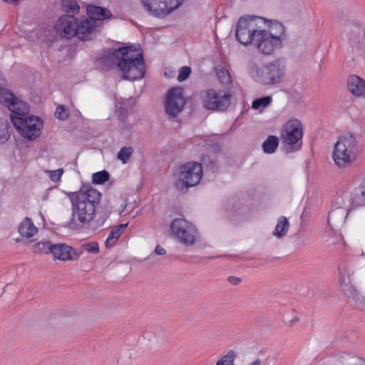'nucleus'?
I'll return each instance as SVG.
<instances>
[{
  "label": "nucleus",
  "mask_w": 365,
  "mask_h": 365,
  "mask_svg": "<svg viewBox=\"0 0 365 365\" xmlns=\"http://www.w3.org/2000/svg\"><path fill=\"white\" fill-rule=\"evenodd\" d=\"M284 76V66L278 61L265 64L259 72V78L265 85L279 83Z\"/></svg>",
  "instance_id": "nucleus-12"
},
{
  "label": "nucleus",
  "mask_w": 365,
  "mask_h": 365,
  "mask_svg": "<svg viewBox=\"0 0 365 365\" xmlns=\"http://www.w3.org/2000/svg\"><path fill=\"white\" fill-rule=\"evenodd\" d=\"M46 173L48 175L51 181L57 182L61 180V176L63 173V169L60 168L56 170H46Z\"/></svg>",
  "instance_id": "nucleus-35"
},
{
  "label": "nucleus",
  "mask_w": 365,
  "mask_h": 365,
  "mask_svg": "<svg viewBox=\"0 0 365 365\" xmlns=\"http://www.w3.org/2000/svg\"><path fill=\"white\" fill-rule=\"evenodd\" d=\"M53 243L50 241H41L32 247L33 252L36 254H51Z\"/></svg>",
  "instance_id": "nucleus-26"
},
{
  "label": "nucleus",
  "mask_w": 365,
  "mask_h": 365,
  "mask_svg": "<svg viewBox=\"0 0 365 365\" xmlns=\"http://www.w3.org/2000/svg\"><path fill=\"white\" fill-rule=\"evenodd\" d=\"M81 247L83 250L90 252L96 254L99 252L98 244L96 242H90L87 243H83L81 245Z\"/></svg>",
  "instance_id": "nucleus-34"
},
{
  "label": "nucleus",
  "mask_w": 365,
  "mask_h": 365,
  "mask_svg": "<svg viewBox=\"0 0 365 365\" xmlns=\"http://www.w3.org/2000/svg\"><path fill=\"white\" fill-rule=\"evenodd\" d=\"M18 231L19 235L25 238H31L38 232V228L29 217H26L20 223Z\"/></svg>",
  "instance_id": "nucleus-20"
},
{
  "label": "nucleus",
  "mask_w": 365,
  "mask_h": 365,
  "mask_svg": "<svg viewBox=\"0 0 365 365\" xmlns=\"http://www.w3.org/2000/svg\"><path fill=\"white\" fill-rule=\"evenodd\" d=\"M184 0H140L144 9L152 16L164 18L179 8Z\"/></svg>",
  "instance_id": "nucleus-7"
},
{
  "label": "nucleus",
  "mask_w": 365,
  "mask_h": 365,
  "mask_svg": "<svg viewBox=\"0 0 365 365\" xmlns=\"http://www.w3.org/2000/svg\"><path fill=\"white\" fill-rule=\"evenodd\" d=\"M13 124L19 133L28 140H34L40 135L43 126L41 120L36 116L20 117L13 119Z\"/></svg>",
  "instance_id": "nucleus-8"
},
{
  "label": "nucleus",
  "mask_w": 365,
  "mask_h": 365,
  "mask_svg": "<svg viewBox=\"0 0 365 365\" xmlns=\"http://www.w3.org/2000/svg\"><path fill=\"white\" fill-rule=\"evenodd\" d=\"M235 36L241 44L252 46L259 53L271 56L282 47L285 30L279 21L257 16H245L238 19Z\"/></svg>",
  "instance_id": "nucleus-1"
},
{
  "label": "nucleus",
  "mask_w": 365,
  "mask_h": 365,
  "mask_svg": "<svg viewBox=\"0 0 365 365\" xmlns=\"http://www.w3.org/2000/svg\"><path fill=\"white\" fill-rule=\"evenodd\" d=\"M51 254L55 259L63 262L72 261L78 257L76 250L64 243L53 244Z\"/></svg>",
  "instance_id": "nucleus-16"
},
{
  "label": "nucleus",
  "mask_w": 365,
  "mask_h": 365,
  "mask_svg": "<svg viewBox=\"0 0 365 365\" xmlns=\"http://www.w3.org/2000/svg\"><path fill=\"white\" fill-rule=\"evenodd\" d=\"M87 15L90 20L94 21H103L112 17V13L109 9L105 7L88 5L86 8Z\"/></svg>",
  "instance_id": "nucleus-19"
},
{
  "label": "nucleus",
  "mask_w": 365,
  "mask_h": 365,
  "mask_svg": "<svg viewBox=\"0 0 365 365\" xmlns=\"http://www.w3.org/2000/svg\"><path fill=\"white\" fill-rule=\"evenodd\" d=\"M170 228L178 240L185 245H192L196 242L197 230L187 220L181 218L175 219Z\"/></svg>",
  "instance_id": "nucleus-9"
},
{
  "label": "nucleus",
  "mask_w": 365,
  "mask_h": 365,
  "mask_svg": "<svg viewBox=\"0 0 365 365\" xmlns=\"http://www.w3.org/2000/svg\"><path fill=\"white\" fill-rule=\"evenodd\" d=\"M279 145V138L274 135H269L262 144V148L266 153H273Z\"/></svg>",
  "instance_id": "nucleus-25"
},
{
  "label": "nucleus",
  "mask_w": 365,
  "mask_h": 365,
  "mask_svg": "<svg viewBox=\"0 0 365 365\" xmlns=\"http://www.w3.org/2000/svg\"><path fill=\"white\" fill-rule=\"evenodd\" d=\"M133 153L131 147H123L118 153L117 158L123 163H126Z\"/></svg>",
  "instance_id": "nucleus-29"
},
{
  "label": "nucleus",
  "mask_w": 365,
  "mask_h": 365,
  "mask_svg": "<svg viewBox=\"0 0 365 365\" xmlns=\"http://www.w3.org/2000/svg\"><path fill=\"white\" fill-rule=\"evenodd\" d=\"M4 2L8 4H18L19 0H4Z\"/></svg>",
  "instance_id": "nucleus-41"
},
{
  "label": "nucleus",
  "mask_w": 365,
  "mask_h": 365,
  "mask_svg": "<svg viewBox=\"0 0 365 365\" xmlns=\"http://www.w3.org/2000/svg\"><path fill=\"white\" fill-rule=\"evenodd\" d=\"M261 361L260 359H257L255 361H254L250 365H260Z\"/></svg>",
  "instance_id": "nucleus-42"
},
{
  "label": "nucleus",
  "mask_w": 365,
  "mask_h": 365,
  "mask_svg": "<svg viewBox=\"0 0 365 365\" xmlns=\"http://www.w3.org/2000/svg\"><path fill=\"white\" fill-rule=\"evenodd\" d=\"M185 104V99L182 94V88L176 87L171 88L167 93L165 110L170 116H176Z\"/></svg>",
  "instance_id": "nucleus-13"
},
{
  "label": "nucleus",
  "mask_w": 365,
  "mask_h": 365,
  "mask_svg": "<svg viewBox=\"0 0 365 365\" xmlns=\"http://www.w3.org/2000/svg\"><path fill=\"white\" fill-rule=\"evenodd\" d=\"M289 228V222L288 219L284 216H281L277 220V223L273 232V235L277 238H282L287 234Z\"/></svg>",
  "instance_id": "nucleus-22"
},
{
  "label": "nucleus",
  "mask_w": 365,
  "mask_h": 365,
  "mask_svg": "<svg viewBox=\"0 0 365 365\" xmlns=\"http://www.w3.org/2000/svg\"><path fill=\"white\" fill-rule=\"evenodd\" d=\"M347 87L351 93L356 97H365V81L358 76L349 77Z\"/></svg>",
  "instance_id": "nucleus-18"
},
{
  "label": "nucleus",
  "mask_w": 365,
  "mask_h": 365,
  "mask_svg": "<svg viewBox=\"0 0 365 365\" xmlns=\"http://www.w3.org/2000/svg\"><path fill=\"white\" fill-rule=\"evenodd\" d=\"M155 253L159 255H163L166 253V251L163 247L158 245L155 248Z\"/></svg>",
  "instance_id": "nucleus-39"
},
{
  "label": "nucleus",
  "mask_w": 365,
  "mask_h": 365,
  "mask_svg": "<svg viewBox=\"0 0 365 365\" xmlns=\"http://www.w3.org/2000/svg\"><path fill=\"white\" fill-rule=\"evenodd\" d=\"M77 19L73 15L63 14L54 25L56 34L61 38H71L76 34Z\"/></svg>",
  "instance_id": "nucleus-14"
},
{
  "label": "nucleus",
  "mask_w": 365,
  "mask_h": 365,
  "mask_svg": "<svg viewBox=\"0 0 365 365\" xmlns=\"http://www.w3.org/2000/svg\"><path fill=\"white\" fill-rule=\"evenodd\" d=\"M96 22L90 19H84L79 23L76 21V36L83 41L91 39V36L95 31Z\"/></svg>",
  "instance_id": "nucleus-17"
},
{
  "label": "nucleus",
  "mask_w": 365,
  "mask_h": 365,
  "mask_svg": "<svg viewBox=\"0 0 365 365\" xmlns=\"http://www.w3.org/2000/svg\"><path fill=\"white\" fill-rule=\"evenodd\" d=\"M203 169L201 163L190 161L179 167V173L175 185L180 191H186L187 188L198 185L202 178Z\"/></svg>",
  "instance_id": "nucleus-5"
},
{
  "label": "nucleus",
  "mask_w": 365,
  "mask_h": 365,
  "mask_svg": "<svg viewBox=\"0 0 365 365\" xmlns=\"http://www.w3.org/2000/svg\"><path fill=\"white\" fill-rule=\"evenodd\" d=\"M109 173L106 171H100L94 173L92 176V182L94 184H103L105 182L108 180Z\"/></svg>",
  "instance_id": "nucleus-30"
},
{
  "label": "nucleus",
  "mask_w": 365,
  "mask_h": 365,
  "mask_svg": "<svg viewBox=\"0 0 365 365\" xmlns=\"http://www.w3.org/2000/svg\"><path fill=\"white\" fill-rule=\"evenodd\" d=\"M113 55L116 58V66L123 78L135 81L144 76L145 66L140 48L135 46L123 47L115 50Z\"/></svg>",
  "instance_id": "nucleus-3"
},
{
  "label": "nucleus",
  "mask_w": 365,
  "mask_h": 365,
  "mask_svg": "<svg viewBox=\"0 0 365 365\" xmlns=\"http://www.w3.org/2000/svg\"><path fill=\"white\" fill-rule=\"evenodd\" d=\"M227 281L229 282L230 284L232 285H237L241 282L242 280L240 278L237 277L230 276L227 278Z\"/></svg>",
  "instance_id": "nucleus-38"
},
{
  "label": "nucleus",
  "mask_w": 365,
  "mask_h": 365,
  "mask_svg": "<svg viewBox=\"0 0 365 365\" xmlns=\"http://www.w3.org/2000/svg\"><path fill=\"white\" fill-rule=\"evenodd\" d=\"M128 223L120 224L114 227L109 233L105 245L107 248L112 247L127 227Z\"/></svg>",
  "instance_id": "nucleus-21"
},
{
  "label": "nucleus",
  "mask_w": 365,
  "mask_h": 365,
  "mask_svg": "<svg viewBox=\"0 0 365 365\" xmlns=\"http://www.w3.org/2000/svg\"><path fill=\"white\" fill-rule=\"evenodd\" d=\"M358 152V142L355 136L347 133L341 135L335 143L332 160L339 168H347L356 160Z\"/></svg>",
  "instance_id": "nucleus-4"
},
{
  "label": "nucleus",
  "mask_w": 365,
  "mask_h": 365,
  "mask_svg": "<svg viewBox=\"0 0 365 365\" xmlns=\"http://www.w3.org/2000/svg\"><path fill=\"white\" fill-rule=\"evenodd\" d=\"M203 106L208 110H224L230 105L229 93L213 89L203 91L200 94Z\"/></svg>",
  "instance_id": "nucleus-10"
},
{
  "label": "nucleus",
  "mask_w": 365,
  "mask_h": 365,
  "mask_svg": "<svg viewBox=\"0 0 365 365\" xmlns=\"http://www.w3.org/2000/svg\"><path fill=\"white\" fill-rule=\"evenodd\" d=\"M272 102V98L270 96H265L255 99L252 102V107L255 110L264 108L268 106Z\"/></svg>",
  "instance_id": "nucleus-28"
},
{
  "label": "nucleus",
  "mask_w": 365,
  "mask_h": 365,
  "mask_svg": "<svg viewBox=\"0 0 365 365\" xmlns=\"http://www.w3.org/2000/svg\"><path fill=\"white\" fill-rule=\"evenodd\" d=\"M352 203L356 206L365 205V180L361 184L360 195L353 199Z\"/></svg>",
  "instance_id": "nucleus-32"
},
{
  "label": "nucleus",
  "mask_w": 365,
  "mask_h": 365,
  "mask_svg": "<svg viewBox=\"0 0 365 365\" xmlns=\"http://www.w3.org/2000/svg\"><path fill=\"white\" fill-rule=\"evenodd\" d=\"M191 73V69L188 66H183L180 68L178 76V81L180 82L185 81Z\"/></svg>",
  "instance_id": "nucleus-37"
},
{
  "label": "nucleus",
  "mask_w": 365,
  "mask_h": 365,
  "mask_svg": "<svg viewBox=\"0 0 365 365\" xmlns=\"http://www.w3.org/2000/svg\"><path fill=\"white\" fill-rule=\"evenodd\" d=\"M345 217V210L344 209L339 208L336 210H332L329 214L328 222L329 223H330L331 222H341L344 220Z\"/></svg>",
  "instance_id": "nucleus-27"
},
{
  "label": "nucleus",
  "mask_w": 365,
  "mask_h": 365,
  "mask_svg": "<svg viewBox=\"0 0 365 365\" xmlns=\"http://www.w3.org/2000/svg\"><path fill=\"white\" fill-rule=\"evenodd\" d=\"M55 116L60 120H65L68 117V111L64 106H59L56 109Z\"/></svg>",
  "instance_id": "nucleus-36"
},
{
  "label": "nucleus",
  "mask_w": 365,
  "mask_h": 365,
  "mask_svg": "<svg viewBox=\"0 0 365 365\" xmlns=\"http://www.w3.org/2000/svg\"><path fill=\"white\" fill-rule=\"evenodd\" d=\"M303 125L298 119H291L284 124L281 139L289 152L299 150L302 145Z\"/></svg>",
  "instance_id": "nucleus-6"
},
{
  "label": "nucleus",
  "mask_w": 365,
  "mask_h": 365,
  "mask_svg": "<svg viewBox=\"0 0 365 365\" xmlns=\"http://www.w3.org/2000/svg\"><path fill=\"white\" fill-rule=\"evenodd\" d=\"M354 274V270L351 262L346 260L341 262L339 266V282L344 292H346V289H350L351 287H353L351 277Z\"/></svg>",
  "instance_id": "nucleus-15"
},
{
  "label": "nucleus",
  "mask_w": 365,
  "mask_h": 365,
  "mask_svg": "<svg viewBox=\"0 0 365 365\" xmlns=\"http://www.w3.org/2000/svg\"><path fill=\"white\" fill-rule=\"evenodd\" d=\"M219 76H220V78H222V76H227L229 81H230V76L228 72L225 71H221L219 73Z\"/></svg>",
  "instance_id": "nucleus-40"
},
{
  "label": "nucleus",
  "mask_w": 365,
  "mask_h": 365,
  "mask_svg": "<svg viewBox=\"0 0 365 365\" xmlns=\"http://www.w3.org/2000/svg\"><path fill=\"white\" fill-rule=\"evenodd\" d=\"M9 137V126L7 123L0 121V142L6 141Z\"/></svg>",
  "instance_id": "nucleus-33"
},
{
  "label": "nucleus",
  "mask_w": 365,
  "mask_h": 365,
  "mask_svg": "<svg viewBox=\"0 0 365 365\" xmlns=\"http://www.w3.org/2000/svg\"><path fill=\"white\" fill-rule=\"evenodd\" d=\"M67 196L71 204L70 226L75 229L88 226L96 217V208L101 202V194L96 189L82 187L68 192Z\"/></svg>",
  "instance_id": "nucleus-2"
},
{
  "label": "nucleus",
  "mask_w": 365,
  "mask_h": 365,
  "mask_svg": "<svg viewBox=\"0 0 365 365\" xmlns=\"http://www.w3.org/2000/svg\"><path fill=\"white\" fill-rule=\"evenodd\" d=\"M235 353L231 350L227 354L223 356L216 364V365H234V360L235 359Z\"/></svg>",
  "instance_id": "nucleus-31"
},
{
  "label": "nucleus",
  "mask_w": 365,
  "mask_h": 365,
  "mask_svg": "<svg viewBox=\"0 0 365 365\" xmlns=\"http://www.w3.org/2000/svg\"><path fill=\"white\" fill-rule=\"evenodd\" d=\"M344 294L347 297L354 301L355 306L360 309H365V297L359 294L353 287L350 289H346Z\"/></svg>",
  "instance_id": "nucleus-23"
},
{
  "label": "nucleus",
  "mask_w": 365,
  "mask_h": 365,
  "mask_svg": "<svg viewBox=\"0 0 365 365\" xmlns=\"http://www.w3.org/2000/svg\"><path fill=\"white\" fill-rule=\"evenodd\" d=\"M61 10L65 14L73 15L79 12L80 6L76 0H61Z\"/></svg>",
  "instance_id": "nucleus-24"
},
{
  "label": "nucleus",
  "mask_w": 365,
  "mask_h": 365,
  "mask_svg": "<svg viewBox=\"0 0 365 365\" xmlns=\"http://www.w3.org/2000/svg\"><path fill=\"white\" fill-rule=\"evenodd\" d=\"M0 103L7 106L11 110V118L12 122L13 119L15 118L20 117L21 118H24L29 116V105L26 103L19 100L12 93L6 89L0 90Z\"/></svg>",
  "instance_id": "nucleus-11"
}]
</instances>
